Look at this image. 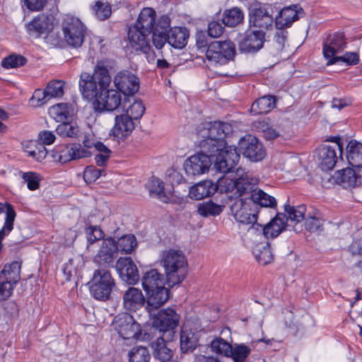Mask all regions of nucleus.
Wrapping results in <instances>:
<instances>
[{"instance_id":"56","label":"nucleus","mask_w":362,"mask_h":362,"mask_svg":"<svg viewBox=\"0 0 362 362\" xmlns=\"http://www.w3.org/2000/svg\"><path fill=\"white\" fill-rule=\"evenodd\" d=\"M23 178L30 190H35L39 187L40 179L38 174L33 172L25 173L23 175Z\"/></svg>"},{"instance_id":"37","label":"nucleus","mask_w":362,"mask_h":362,"mask_svg":"<svg viewBox=\"0 0 362 362\" xmlns=\"http://www.w3.org/2000/svg\"><path fill=\"white\" fill-rule=\"evenodd\" d=\"M253 254L258 263L264 266L273 260V254L269 242L257 244L253 248Z\"/></svg>"},{"instance_id":"8","label":"nucleus","mask_w":362,"mask_h":362,"mask_svg":"<svg viewBox=\"0 0 362 362\" xmlns=\"http://www.w3.org/2000/svg\"><path fill=\"white\" fill-rule=\"evenodd\" d=\"M235 54V47L232 41H214L208 45L206 52L208 66L226 64L233 60Z\"/></svg>"},{"instance_id":"55","label":"nucleus","mask_w":362,"mask_h":362,"mask_svg":"<svg viewBox=\"0 0 362 362\" xmlns=\"http://www.w3.org/2000/svg\"><path fill=\"white\" fill-rule=\"evenodd\" d=\"M103 170L97 169L93 166H88L83 172V179L86 183H92L99 178Z\"/></svg>"},{"instance_id":"53","label":"nucleus","mask_w":362,"mask_h":362,"mask_svg":"<svg viewBox=\"0 0 362 362\" xmlns=\"http://www.w3.org/2000/svg\"><path fill=\"white\" fill-rule=\"evenodd\" d=\"M359 61L358 54L356 52H346L343 56L337 57L332 61H328L327 64L331 65L339 62H345L348 65L357 64Z\"/></svg>"},{"instance_id":"38","label":"nucleus","mask_w":362,"mask_h":362,"mask_svg":"<svg viewBox=\"0 0 362 362\" xmlns=\"http://www.w3.org/2000/svg\"><path fill=\"white\" fill-rule=\"evenodd\" d=\"M56 132L62 137L76 139L81 134V129L76 122H68L67 120L57 125Z\"/></svg>"},{"instance_id":"41","label":"nucleus","mask_w":362,"mask_h":362,"mask_svg":"<svg viewBox=\"0 0 362 362\" xmlns=\"http://www.w3.org/2000/svg\"><path fill=\"white\" fill-rule=\"evenodd\" d=\"M340 182L344 187H355L361 183V177L351 168L341 170Z\"/></svg>"},{"instance_id":"29","label":"nucleus","mask_w":362,"mask_h":362,"mask_svg":"<svg viewBox=\"0 0 362 362\" xmlns=\"http://www.w3.org/2000/svg\"><path fill=\"white\" fill-rule=\"evenodd\" d=\"M173 340H167L164 336L159 337L154 342L151 344L153 356L162 362L170 361L173 355L172 349L168 343Z\"/></svg>"},{"instance_id":"40","label":"nucleus","mask_w":362,"mask_h":362,"mask_svg":"<svg viewBox=\"0 0 362 362\" xmlns=\"http://www.w3.org/2000/svg\"><path fill=\"white\" fill-rule=\"evenodd\" d=\"M48 20V18L45 16L35 18L27 25L28 31L30 33H36L37 35L47 32L50 28Z\"/></svg>"},{"instance_id":"64","label":"nucleus","mask_w":362,"mask_h":362,"mask_svg":"<svg viewBox=\"0 0 362 362\" xmlns=\"http://www.w3.org/2000/svg\"><path fill=\"white\" fill-rule=\"evenodd\" d=\"M332 107L341 110L344 107H346L351 103V100L349 98H333L331 102Z\"/></svg>"},{"instance_id":"58","label":"nucleus","mask_w":362,"mask_h":362,"mask_svg":"<svg viewBox=\"0 0 362 362\" xmlns=\"http://www.w3.org/2000/svg\"><path fill=\"white\" fill-rule=\"evenodd\" d=\"M288 37V32L286 28H276L274 34V40L276 44V49L280 52L282 51Z\"/></svg>"},{"instance_id":"12","label":"nucleus","mask_w":362,"mask_h":362,"mask_svg":"<svg viewBox=\"0 0 362 362\" xmlns=\"http://www.w3.org/2000/svg\"><path fill=\"white\" fill-rule=\"evenodd\" d=\"M62 29L64 40L69 46L79 47L82 45L87 28L78 18L66 15L62 21Z\"/></svg>"},{"instance_id":"46","label":"nucleus","mask_w":362,"mask_h":362,"mask_svg":"<svg viewBox=\"0 0 362 362\" xmlns=\"http://www.w3.org/2000/svg\"><path fill=\"white\" fill-rule=\"evenodd\" d=\"M118 252L122 253H131L136 247V238L134 235H125L119 238L116 242Z\"/></svg>"},{"instance_id":"19","label":"nucleus","mask_w":362,"mask_h":362,"mask_svg":"<svg viewBox=\"0 0 362 362\" xmlns=\"http://www.w3.org/2000/svg\"><path fill=\"white\" fill-rule=\"evenodd\" d=\"M265 32L262 30H248L239 43V49L245 53H255L263 47Z\"/></svg>"},{"instance_id":"60","label":"nucleus","mask_w":362,"mask_h":362,"mask_svg":"<svg viewBox=\"0 0 362 362\" xmlns=\"http://www.w3.org/2000/svg\"><path fill=\"white\" fill-rule=\"evenodd\" d=\"M305 228L311 233L322 230V221L316 217H309L305 220Z\"/></svg>"},{"instance_id":"26","label":"nucleus","mask_w":362,"mask_h":362,"mask_svg":"<svg viewBox=\"0 0 362 362\" xmlns=\"http://www.w3.org/2000/svg\"><path fill=\"white\" fill-rule=\"evenodd\" d=\"M135 322L133 315L124 313L115 319L114 325L118 334L124 339L131 340L132 342H134L136 338Z\"/></svg>"},{"instance_id":"30","label":"nucleus","mask_w":362,"mask_h":362,"mask_svg":"<svg viewBox=\"0 0 362 362\" xmlns=\"http://www.w3.org/2000/svg\"><path fill=\"white\" fill-rule=\"evenodd\" d=\"M217 182H218V180ZM217 185L218 183L214 185V183L210 180L200 182L190 187L189 191V196L192 199H194L196 200L202 199L213 194L216 190H218L220 192V189L218 188Z\"/></svg>"},{"instance_id":"43","label":"nucleus","mask_w":362,"mask_h":362,"mask_svg":"<svg viewBox=\"0 0 362 362\" xmlns=\"http://www.w3.org/2000/svg\"><path fill=\"white\" fill-rule=\"evenodd\" d=\"M165 27L162 28L161 30H159L158 25H156V27L151 32L152 42L157 49H162L166 42L168 43V33L166 29L170 26V25L168 21L165 22Z\"/></svg>"},{"instance_id":"21","label":"nucleus","mask_w":362,"mask_h":362,"mask_svg":"<svg viewBox=\"0 0 362 362\" xmlns=\"http://www.w3.org/2000/svg\"><path fill=\"white\" fill-rule=\"evenodd\" d=\"M118 255L116 241L112 238L104 239L98 254L94 257V262L104 266L112 265Z\"/></svg>"},{"instance_id":"15","label":"nucleus","mask_w":362,"mask_h":362,"mask_svg":"<svg viewBox=\"0 0 362 362\" xmlns=\"http://www.w3.org/2000/svg\"><path fill=\"white\" fill-rule=\"evenodd\" d=\"M343 146L340 143V139L335 137L332 145H322L317 149V160L319 166L322 170H329L336 165L338 157L341 158Z\"/></svg>"},{"instance_id":"7","label":"nucleus","mask_w":362,"mask_h":362,"mask_svg":"<svg viewBox=\"0 0 362 362\" xmlns=\"http://www.w3.org/2000/svg\"><path fill=\"white\" fill-rule=\"evenodd\" d=\"M234 197V196L233 197ZM231 214L240 225L247 227L250 232L255 233V225H259L257 218L259 210L252 200L235 197L230 205Z\"/></svg>"},{"instance_id":"42","label":"nucleus","mask_w":362,"mask_h":362,"mask_svg":"<svg viewBox=\"0 0 362 362\" xmlns=\"http://www.w3.org/2000/svg\"><path fill=\"white\" fill-rule=\"evenodd\" d=\"M254 346L245 344H234L232 346L230 357L235 362H245L250 354Z\"/></svg>"},{"instance_id":"3","label":"nucleus","mask_w":362,"mask_h":362,"mask_svg":"<svg viewBox=\"0 0 362 362\" xmlns=\"http://www.w3.org/2000/svg\"><path fill=\"white\" fill-rule=\"evenodd\" d=\"M165 279L157 269L146 272L142 277V286L146 294V309L151 313L163 305L169 298V290L165 287Z\"/></svg>"},{"instance_id":"62","label":"nucleus","mask_w":362,"mask_h":362,"mask_svg":"<svg viewBox=\"0 0 362 362\" xmlns=\"http://www.w3.org/2000/svg\"><path fill=\"white\" fill-rule=\"evenodd\" d=\"M47 0H24V4L30 11H40L44 8Z\"/></svg>"},{"instance_id":"39","label":"nucleus","mask_w":362,"mask_h":362,"mask_svg":"<svg viewBox=\"0 0 362 362\" xmlns=\"http://www.w3.org/2000/svg\"><path fill=\"white\" fill-rule=\"evenodd\" d=\"M284 210L286 213V214H284L286 216V223L288 221L291 223H298L305 219V214L306 211V207L305 205L292 206L288 204L285 205Z\"/></svg>"},{"instance_id":"63","label":"nucleus","mask_w":362,"mask_h":362,"mask_svg":"<svg viewBox=\"0 0 362 362\" xmlns=\"http://www.w3.org/2000/svg\"><path fill=\"white\" fill-rule=\"evenodd\" d=\"M151 354L148 349L142 345H137V362H149Z\"/></svg>"},{"instance_id":"6","label":"nucleus","mask_w":362,"mask_h":362,"mask_svg":"<svg viewBox=\"0 0 362 362\" xmlns=\"http://www.w3.org/2000/svg\"><path fill=\"white\" fill-rule=\"evenodd\" d=\"M156 12L149 7L143 8L137 17V32L141 35L137 37V50L141 51L146 54V59L149 63L156 60V54L146 40V36L151 33L155 28Z\"/></svg>"},{"instance_id":"10","label":"nucleus","mask_w":362,"mask_h":362,"mask_svg":"<svg viewBox=\"0 0 362 362\" xmlns=\"http://www.w3.org/2000/svg\"><path fill=\"white\" fill-rule=\"evenodd\" d=\"M249 24L250 27L261 30H271L274 25L273 8L272 5L255 1L250 4Z\"/></svg>"},{"instance_id":"27","label":"nucleus","mask_w":362,"mask_h":362,"mask_svg":"<svg viewBox=\"0 0 362 362\" xmlns=\"http://www.w3.org/2000/svg\"><path fill=\"white\" fill-rule=\"evenodd\" d=\"M116 269L122 281L129 285L136 284V264L130 257H119Z\"/></svg>"},{"instance_id":"54","label":"nucleus","mask_w":362,"mask_h":362,"mask_svg":"<svg viewBox=\"0 0 362 362\" xmlns=\"http://www.w3.org/2000/svg\"><path fill=\"white\" fill-rule=\"evenodd\" d=\"M49 100V95L45 90L37 89L30 99V105L33 107H40Z\"/></svg>"},{"instance_id":"35","label":"nucleus","mask_w":362,"mask_h":362,"mask_svg":"<svg viewBox=\"0 0 362 362\" xmlns=\"http://www.w3.org/2000/svg\"><path fill=\"white\" fill-rule=\"evenodd\" d=\"M276 105V98L272 95H264L257 99L251 105L250 112L259 115L270 112Z\"/></svg>"},{"instance_id":"47","label":"nucleus","mask_w":362,"mask_h":362,"mask_svg":"<svg viewBox=\"0 0 362 362\" xmlns=\"http://www.w3.org/2000/svg\"><path fill=\"white\" fill-rule=\"evenodd\" d=\"M16 216V211H13L11 208H9L6 212V218L4 221V226L0 230V253L3 248L2 240L4 237L13 230Z\"/></svg>"},{"instance_id":"24","label":"nucleus","mask_w":362,"mask_h":362,"mask_svg":"<svg viewBox=\"0 0 362 362\" xmlns=\"http://www.w3.org/2000/svg\"><path fill=\"white\" fill-rule=\"evenodd\" d=\"M121 94L115 90H109L108 88L102 92L96 101L94 102L95 109L97 111H113L121 104Z\"/></svg>"},{"instance_id":"33","label":"nucleus","mask_w":362,"mask_h":362,"mask_svg":"<svg viewBox=\"0 0 362 362\" xmlns=\"http://www.w3.org/2000/svg\"><path fill=\"white\" fill-rule=\"evenodd\" d=\"M198 346L197 334L191 329L182 328L180 333V347L182 353L192 352Z\"/></svg>"},{"instance_id":"17","label":"nucleus","mask_w":362,"mask_h":362,"mask_svg":"<svg viewBox=\"0 0 362 362\" xmlns=\"http://www.w3.org/2000/svg\"><path fill=\"white\" fill-rule=\"evenodd\" d=\"M90 153L81 144H73L56 147L52 152L54 159L59 163H65L73 160L87 158Z\"/></svg>"},{"instance_id":"23","label":"nucleus","mask_w":362,"mask_h":362,"mask_svg":"<svg viewBox=\"0 0 362 362\" xmlns=\"http://www.w3.org/2000/svg\"><path fill=\"white\" fill-rule=\"evenodd\" d=\"M114 83L117 88L126 96L124 100H127V104H129V100L133 103V98H136L134 96L136 76L129 71L119 72L115 76Z\"/></svg>"},{"instance_id":"28","label":"nucleus","mask_w":362,"mask_h":362,"mask_svg":"<svg viewBox=\"0 0 362 362\" xmlns=\"http://www.w3.org/2000/svg\"><path fill=\"white\" fill-rule=\"evenodd\" d=\"M168 45L175 49L184 48L189 38V30L185 27H174L168 30Z\"/></svg>"},{"instance_id":"18","label":"nucleus","mask_w":362,"mask_h":362,"mask_svg":"<svg viewBox=\"0 0 362 362\" xmlns=\"http://www.w3.org/2000/svg\"><path fill=\"white\" fill-rule=\"evenodd\" d=\"M239 149L245 157L254 162L262 160L266 155L262 144L251 135H247L240 140Z\"/></svg>"},{"instance_id":"36","label":"nucleus","mask_w":362,"mask_h":362,"mask_svg":"<svg viewBox=\"0 0 362 362\" xmlns=\"http://www.w3.org/2000/svg\"><path fill=\"white\" fill-rule=\"evenodd\" d=\"M244 21V13L238 7H233L224 11L222 16V23L226 26L235 27Z\"/></svg>"},{"instance_id":"44","label":"nucleus","mask_w":362,"mask_h":362,"mask_svg":"<svg viewBox=\"0 0 362 362\" xmlns=\"http://www.w3.org/2000/svg\"><path fill=\"white\" fill-rule=\"evenodd\" d=\"M232 346L221 337L215 338L211 342V349L213 352L228 357L231 354Z\"/></svg>"},{"instance_id":"13","label":"nucleus","mask_w":362,"mask_h":362,"mask_svg":"<svg viewBox=\"0 0 362 362\" xmlns=\"http://www.w3.org/2000/svg\"><path fill=\"white\" fill-rule=\"evenodd\" d=\"M90 284V292L92 296L100 300H107L115 286L110 272L105 269H96Z\"/></svg>"},{"instance_id":"51","label":"nucleus","mask_w":362,"mask_h":362,"mask_svg":"<svg viewBox=\"0 0 362 362\" xmlns=\"http://www.w3.org/2000/svg\"><path fill=\"white\" fill-rule=\"evenodd\" d=\"M124 307L129 312L136 311V288L130 287L123 296Z\"/></svg>"},{"instance_id":"49","label":"nucleus","mask_w":362,"mask_h":362,"mask_svg":"<svg viewBox=\"0 0 362 362\" xmlns=\"http://www.w3.org/2000/svg\"><path fill=\"white\" fill-rule=\"evenodd\" d=\"M27 59L20 54H11L5 57L2 61V66L6 69H13L24 66Z\"/></svg>"},{"instance_id":"16","label":"nucleus","mask_w":362,"mask_h":362,"mask_svg":"<svg viewBox=\"0 0 362 362\" xmlns=\"http://www.w3.org/2000/svg\"><path fill=\"white\" fill-rule=\"evenodd\" d=\"M216 155H209V153L201 150L199 153L189 157L185 162L184 168L189 175H199L207 172L211 165L212 158Z\"/></svg>"},{"instance_id":"11","label":"nucleus","mask_w":362,"mask_h":362,"mask_svg":"<svg viewBox=\"0 0 362 362\" xmlns=\"http://www.w3.org/2000/svg\"><path fill=\"white\" fill-rule=\"evenodd\" d=\"M180 323V315L172 308L162 309L153 317L152 325L167 340H173L175 329Z\"/></svg>"},{"instance_id":"14","label":"nucleus","mask_w":362,"mask_h":362,"mask_svg":"<svg viewBox=\"0 0 362 362\" xmlns=\"http://www.w3.org/2000/svg\"><path fill=\"white\" fill-rule=\"evenodd\" d=\"M21 264L14 261L6 264L0 272V300H6L21 279Z\"/></svg>"},{"instance_id":"45","label":"nucleus","mask_w":362,"mask_h":362,"mask_svg":"<svg viewBox=\"0 0 362 362\" xmlns=\"http://www.w3.org/2000/svg\"><path fill=\"white\" fill-rule=\"evenodd\" d=\"M93 11L95 17L100 21L107 19L112 13V7L110 3L99 0L95 2L93 7Z\"/></svg>"},{"instance_id":"9","label":"nucleus","mask_w":362,"mask_h":362,"mask_svg":"<svg viewBox=\"0 0 362 362\" xmlns=\"http://www.w3.org/2000/svg\"><path fill=\"white\" fill-rule=\"evenodd\" d=\"M135 104L136 98H133V103H131V100H129V104H127V100L123 101L122 108L124 113L115 117V123L111 129V135L117 139H123L132 132L135 127L134 122V119H136L134 117Z\"/></svg>"},{"instance_id":"48","label":"nucleus","mask_w":362,"mask_h":362,"mask_svg":"<svg viewBox=\"0 0 362 362\" xmlns=\"http://www.w3.org/2000/svg\"><path fill=\"white\" fill-rule=\"evenodd\" d=\"M64 82L59 80L51 81L46 87V93L49 99L61 98L64 95Z\"/></svg>"},{"instance_id":"52","label":"nucleus","mask_w":362,"mask_h":362,"mask_svg":"<svg viewBox=\"0 0 362 362\" xmlns=\"http://www.w3.org/2000/svg\"><path fill=\"white\" fill-rule=\"evenodd\" d=\"M86 239L88 242L87 247H89V245H92L98 240H100L103 238L104 233L103 230L98 226H89L87 227L85 230Z\"/></svg>"},{"instance_id":"20","label":"nucleus","mask_w":362,"mask_h":362,"mask_svg":"<svg viewBox=\"0 0 362 362\" xmlns=\"http://www.w3.org/2000/svg\"><path fill=\"white\" fill-rule=\"evenodd\" d=\"M346 46L344 35L342 33L337 32L329 34L323 41V55L328 61L337 57V54L342 52Z\"/></svg>"},{"instance_id":"50","label":"nucleus","mask_w":362,"mask_h":362,"mask_svg":"<svg viewBox=\"0 0 362 362\" xmlns=\"http://www.w3.org/2000/svg\"><path fill=\"white\" fill-rule=\"evenodd\" d=\"M222 211L223 206L214 204V202H207L200 204L197 209L199 214L202 216H208L209 215L216 216L220 214Z\"/></svg>"},{"instance_id":"31","label":"nucleus","mask_w":362,"mask_h":362,"mask_svg":"<svg viewBox=\"0 0 362 362\" xmlns=\"http://www.w3.org/2000/svg\"><path fill=\"white\" fill-rule=\"evenodd\" d=\"M148 188L151 196L156 197L164 203L174 201L173 194L170 192L165 191L163 182L158 177H151L148 181Z\"/></svg>"},{"instance_id":"5","label":"nucleus","mask_w":362,"mask_h":362,"mask_svg":"<svg viewBox=\"0 0 362 362\" xmlns=\"http://www.w3.org/2000/svg\"><path fill=\"white\" fill-rule=\"evenodd\" d=\"M161 264L169 286L173 287L184 281L187 273V262L182 252L175 250L164 252Z\"/></svg>"},{"instance_id":"32","label":"nucleus","mask_w":362,"mask_h":362,"mask_svg":"<svg viewBox=\"0 0 362 362\" xmlns=\"http://www.w3.org/2000/svg\"><path fill=\"white\" fill-rule=\"evenodd\" d=\"M346 159L354 168H362V144L355 140L349 142L346 146Z\"/></svg>"},{"instance_id":"25","label":"nucleus","mask_w":362,"mask_h":362,"mask_svg":"<svg viewBox=\"0 0 362 362\" xmlns=\"http://www.w3.org/2000/svg\"><path fill=\"white\" fill-rule=\"evenodd\" d=\"M304 12L303 8L298 4H293L283 8L279 16L275 18L276 28H289L294 21L298 20Z\"/></svg>"},{"instance_id":"4","label":"nucleus","mask_w":362,"mask_h":362,"mask_svg":"<svg viewBox=\"0 0 362 362\" xmlns=\"http://www.w3.org/2000/svg\"><path fill=\"white\" fill-rule=\"evenodd\" d=\"M111 78L106 67L98 64L93 74L82 73L79 81V88L84 98L97 100L98 96L109 87Z\"/></svg>"},{"instance_id":"57","label":"nucleus","mask_w":362,"mask_h":362,"mask_svg":"<svg viewBox=\"0 0 362 362\" xmlns=\"http://www.w3.org/2000/svg\"><path fill=\"white\" fill-rule=\"evenodd\" d=\"M28 155L38 162L44 160L46 156L47 151L45 147V146L40 144L39 146L35 147L33 149H29V147L25 151Z\"/></svg>"},{"instance_id":"34","label":"nucleus","mask_w":362,"mask_h":362,"mask_svg":"<svg viewBox=\"0 0 362 362\" xmlns=\"http://www.w3.org/2000/svg\"><path fill=\"white\" fill-rule=\"evenodd\" d=\"M49 115L58 122L69 120L74 113V108L69 103H58L49 110Z\"/></svg>"},{"instance_id":"22","label":"nucleus","mask_w":362,"mask_h":362,"mask_svg":"<svg viewBox=\"0 0 362 362\" xmlns=\"http://www.w3.org/2000/svg\"><path fill=\"white\" fill-rule=\"evenodd\" d=\"M284 214L278 213L268 223L255 225L256 231L255 233L263 235L267 239L276 238L286 227Z\"/></svg>"},{"instance_id":"2","label":"nucleus","mask_w":362,"mask_h":362,"mask_svg":"<svg viewBox=\"0 0 362 362\" xmlns=\"http://www.w3.org/2000/svg\"><path fill=\"white\" fill-rule=\"evenodd\" d=\"M257 179L243 168H238L235 173L218 179V188L221 193H226L228 197H240L250 194L249 200H252L256 206L274 208L276 206V199L256 187Z\"/></svg>"},{"instance_id":"59","label":"nucleus","mask_w":362,"mask_h":362,"mask_svg":"<svg viewBox=\"0 0 362 362\" xmlns=\"http://www.w3.org/2000/svg\"><path fill=\"white\" fill-rule=\"evenodd\" d=\"M223 23L218 21H211L208 25V35L214 38L219 37L224 31V26Z\"/></svg>"},{"instance_id":"1","label":"nucleus","mask_w":362,"mask_h":362,"mask_svg":"<svg viewBox=\"0 0 362 362\" xmlns=\"http://www.w3.org/2000/svg\"><path fill=\"white\" fill-rule=\"evenodd\" d=\"M232 131L230 124L216 121L203 124L197 133L200 149L209 155L217 156L214 160V168L222 173H230L240 159L237 148L226 145V137Z\"/></svg>"},{"instance_id":"61","label":"nucleus","mask_w":362,"mask_h":362,"mask_svg":"<svg viewBox=\"0 0 362 362\" xmlns=\"http://www.w3.org/2000/svg\"><path fill=\"white\" fill-rule=\"evenodd\" d=\"M38 138L42 145H50L55 141V135L51 131L45 130L39 133Z\"/></svg>"}]
</instances>
